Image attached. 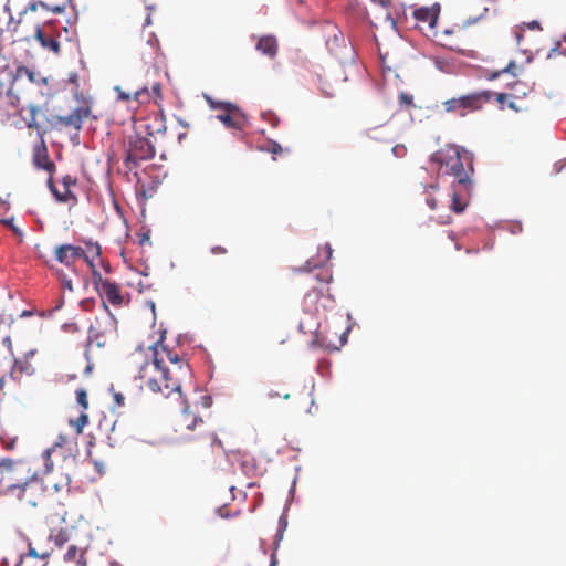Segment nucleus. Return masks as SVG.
<instances>
[{
  "instance_id": "obj_1",
  "label": "nucleus",
  "mask_w": 566,
  "mask_h": 566,
  "mask_svg": "<svg viewBox=\"0 0 566 566\" xmlns=\"http://www.w3.org/2000/svg\"><path fill=\"white\" fill-rule=\"evenodd\" d=\"M151 360L145 361L138 371V378L153 392L169 397L178 392L181 397L182 387L191 385L192 374L188 361L161 343L151 347Z\"/></svg>"
},
{
  "instance_id": "obj_2",
  "label": "nucleus",
  "mask_w": 566,
  "mask_h": 566,
  "mask_svg": "<svg viewBox=\"0 0 566 566\" xmlns=\"http://www.w3.org/2000/svg\"><path fill=\"white\" fill-rule=\"evenodd\" d=\"M90 115L91 107L87 105L76 107L67 116H61L52 114L48 104L42 106L30 104L27 108H23L21 117L28 128H33L39 135H44L48 132H60L66 128L80 132L83 120Z\"/></svg>"
},
{
  "instance_id": "obj_3",
  "label": "nucleus",
  "mask_w": 566,
  "mask_h": 566,
  "mask_svg": "<svg viewBox=\"0 0 566 566\" xmlns=\"http://www.w3.org/2000/svg\"><path fill=\"white\" fill-rule=\"evenodd\" d=\"M431 163L436 165L439 176H452L463 190L472 186L471 175L473 165L471 158L462 156L459 147L446 145L431 155Z\"/></svg>"
},
{
  "instance_id": "obj_4",
  "label": "nucleus",
  "mask_w": 566,
  "mask_h": 566,
  "mask_svg": "<svg viewBox=\"0 0 566 566\" xmlns=\"http://www.w3.org/2000/svg\"><path fill=\"white\" fill-rule=\"evenodd\" d=\"M31 464L21 459L0 458V495L9 496L27 478H31Z\"/></svg>"
},
{
  "instance_id": "obj_5",
  "label": "nucleus",
  "mask_w": 566,
  "mask_h": 566,
  "mask_svg": "<svg viewBox=\"0 0 566 566\" xmlns=\"http://www.w3.org/2000/svg\"><path fill=\"white\" fill-rule=\"evenodd\" d=\"M117 319L104 305V311L96 315L88 327V344H95L97 347H104L117 338Z\"/></svg>"
},
{
  "instance_id": "obj_6",
  "label": "nucleus",
  "mask_w": 566,
  "mask_h": 566,
  "mask_svg": "<svg viewBox=\"0 0 566 566\" xmlns=\"http://www.w3.org/2000/svg\"><path fill=\"white\" fill-rule=\"evenodd\" d=\"M493 97L491 91H480L460 97L450 98L442 103L448 113H454L459 116H465L469 113L482 109L484 104L489 103Z\"/></svg>"
},
{
  "instance_id": "obj_7",
  "label": "nucleus",
  "mask_w": 566,
  "mask_h": 566,
  "mask_svg": "<svg viewBox=\"0 0 566 566\" xmlns=\"http://www.w3.org/2000/svg\"><path fill=\"white\" fill-rule=\"evenodd\" d=\"M6 84L12 88L14 94L20 96L33 87L41 88L42 85H48V78L21 65L15 71L8 72V83Z\"/></svg>"
},
{
  "instance_id": "obj_8",
  "label": "nucleus",
  "mask_w": 566,
  "mask_h": 566,
  "mask_svg": "<svg viewBox=\"0 0 566 566\" xmlns=\"http://www.w3.org/2000/svg\"><path fill=\"white\" fill-rule=\"evenodd\" d=\"M44 491L43 481L39 473L32 471L31 478H27L17 488L12 489L9 496L35 507L43 500Z\"/></svg>"
},
{
  "instance_id": "obj_9",
  "label": "nucleus",
  "mask_w": 566,
  "mask_h": 566,
  "mask_svg": "<svg viewBox=\"0 0 566 566\" xmlns=\"http://www.w3.org/2000/svg\"><path fill=\"white\" fill-rule=\"evenodd\" d=\"M155 156V147L149 139L135 136L129 139L126 150L125 164L128 169L137 166L140 161L149 160Z\"/></svg>"
},
{
  "instance_id": "obj_10",
  "label": "nucleus",
  "mask_w": 566,
  "mask_h": 566,
  "mask_svg": "<svg viewBox=\"0 0 566 566\" xmlns=\"http://www.w3.org/2000/svg\"><path fill=\"white\" fill-rule=\"evenodd\" d=\"M93 280L96 291L102 298V308L107 303L113 306H120L124 303V297L120 287L117 283L109 280H104L97 271L93 270Z\"/></svg>"
},
{
  "instance_id": "obj_11",
  "label": "nucleus",
  "mask_w": 566,
  "mask_h": 566,
  "mask_svg": "<svg viewBox=\"0 0 566 566\" xmlns=\"http://www.w3.org/2000/svg\"><path fill=\"white\" fill-rule=\"evenodd\" d=\"M54 258L67 268L75 269L77 261L83 260L90 268L94 269L93 260L90 259L85 250L73 244L65 243L55 247Z\"/></svg>"
},
{
  "instance_id": "obj_12",
  "label": "nucleus",
  "mask_w": 566,
  "mask_h": 566,
  "mask_svg": "<svg viewBox=\"0 0 566 566\" xmlns=\"http://www.w3.org/2000/svg\"><path fill=\"white\" fill-rule=\"evenodd\" d=\"M20 96L13 93L6 83L0 82V114L2 116H11L23 113V108H19Z\"/></svg>"
},
{
  "instance_id": "obj_13",
  "label": "nucleus",
  "mask_w": 566,
  "mask_h": 566,
  "mask_svg": "<svg viewBox=\"0 0 566 566\" xmlns=\"http://www.w3.org/2000/svg\"><path fill=\"white\" fill-rule=\"evenodd\" d=\"M324 255L318 261H314L310 259L303 268L297 269V271H312L315 269H319L317 273L311 276V280H315L319 283H328L332 280V274L328 270L323 269L324 263H326L331 258L333 250L329 244H325L323 249Z\"/></svg>"
},
{
  "instance_id": "obj_14",
  "label": "nucleus",
  "mask_w": 566,
  "mask_h": 566,
  "mask_svg": "<svg viewBox=\"0 0 566 566\" xmlns=\"http://www.w3.org/2000/svg\"><path fill=\"white\" fill-rule=\"evenodd\" d=\"M470 190L471 187L468 190H463L457 182H452L451 190L444 195L446 208L455 213L463 212L468 205L467 197Z\"/></svg>"
},
{
  "instance_id": "obj_15",
  "label": "nucleus",
  "mask_w": 566,
  "mask_h": 566,
  "mask_svg": "<svg viewBox=\"0 0 566 566\" xmlns=\"http://www.w3.org/2000/svg\"><path fill=\"white\" fill-rule=\"evenodd\" d=\"M77 184V179L71 175H66L62 178V188H64V192H60V189L54 185L52 178H49L48 186L59 202H76L77 198L74 192L71 190V187Z\"/></svg>"
},
{
  "instance_id": "obj_16",
  "label": "nucleus",
  "mask_w": 566,
  "mask_h": 566,
  "mask_svg": "<svg viewBox=\"0 0 566 566\" xmlns=\"http://www.w3.org/2000/svg\"><path fill=\"white\" fill-rule=\"evenodd\" d=\"M217 118L228 128L242 130L247 123V117L237 105H232Z\"/></svg>"
},
{
  "instance_id": "obj_17",
  "label": "nucleus",
  "mask_w": 566,
  "mask_h": 566,
  "mask_svg": "<svg viewBox=\"0 0 566 566\" xmlns=\"http://www.w3.org/2000/svg\"><path fill=\"white\" fill-rule=\"evenodd\" d=\"M413 18L419 28L422 29L427 25L431 30L434 28L439 18V6L418 8L413 11Z\"/></svg>"
},
{
  "instance_id": "obj_18",
  "label": "nucleus",
  "mask_w": 566,
  "mask_h": 566,
  "mask_svg": "<svg viewBox=\"0 0 566 566\" xmlns=\"http://www.w3.org/2000/svg\"><path fill=\"white\" fill-rule=\"evenodd\" d=\"M65 443H66V437L59 436V438L54 442V444L43 452V454H42L43 465H44L43 474H49V473H51L53 471L54 463H53V461L51 459V455L53 453H56L59 449H62V447Z\"/></svg>"
},
{
  "instance_id": "obj_19",
  "label": "nucleus",
  "mask_w": 566,
  "mask_h": 566,
  "mask_svg": "<svg viewBox=\"0 0 566 566\" xmlns=\"http://www.w3.org/2000/svg\"><path fill=\"white\" fill-rule=\"evenodd\" d=\"M256 50L262 54L273 59L277 54V41L272 35L261 36L256 43Z\"/></svg>"
},
{
  "instance_id": "obj_20",
  "label": "nucleus",
  "mask_w": 566,
  "mask_h": 566,
  "mask_svg": "<svg viewBox=\"0 0 566 566\" xmlns=\"http://www.w3.org/2000/svg\"><path fill=\"white\" fill-rule=\"evenodd\" d=\"M34 36L36 41H39V43L42 45V48L48 49L55 54L60 53L61 48L59 41L45 34V32L40 27H36Z\"/></svg>"
},
{
  "instance_id": "obj_21",
  "label": "nucleus",
  "mask_w": 566,
  "mask_h": 566,
  "mask_svg": "<svg viewBox=\"0 0 566 566\" xmlns=\"http://www.w3.org/2000/svg\"><path fill=\"white\" fill-rule=\"evenodd\" d=\"M33 161L38 168H42L46 171H52L55 167L54 163L49 159L46 149H36L33 156Z\"/></svg>"
},
{
  "instance_id": "obj_22",
  "label": "nucleus",
  "mask_w": 566,
  "mask_h": 566,
  "mask_svg": "<svg viewBox=\"0 0 566 566\" xmlns=\"http://www.w3.org/2000/svg\"><path fill=\"white\" fill-rule=\"evenodd\" d=\"M64 559L66 562H75L77 566H86V562L84 559V551L78 549L75 545H70L67 547Z\"/></svg>"
},
{
  "instance_id": "obj_23",
  "label": "nucleus",
  "mask_w": 566,
  "mask_h": 566,
  "mask_svg": "<svg viewBox=\"0 0 566 566\" xmlns=\"http://www.w3.org/2000/svg\"><path fill=\"white\" fill-rule=\"evenodd\" d=\"M427 193H428V196L426 198V202L430 207L431 210H438L439 208H446L444 198H436L429 192V190H427ZM442 197H444V195Z\"/></svg>"
},
{
  "instance_id": "obj_24",
  "label": "nucleus",
  "mask_w": 566,
  "mask_h": 566,
  "mask_svg": "<svg viewBox=\"0 0 566 566\" xmlns=\"http://www.w3.org/2000/svg\"><path fill=\"white\" fill-rule=\"evenodd\" d=\"M182 422L186 424V427L188 429H193L195 426L199 422V423H202V419L201 418H197V417H193L191 420H190V412L188 411V408L186 407L184 409V413H182Z\"/></svg>"
},
{
  "instance_id": "obj_25",
  "label": "nucleus",
  "mask_w": 566,
  "mask_h": 566,
  "mask_svg": "<svg viewBox=\"0 0 566 566\" xmlns=\"http://www.w3.org/2000/svg\"><path fill=\"white\" fill-rule=\"evenodd\" d=\"M208 105L212 108V109H222V111H227L229 107H231L233 104L231 103H228V102H218V101H214L212 97L206 95L205 96Z\"/></svg>"
},
{
  "instance_id": "obj_26",
  "label": "nucleus",
  "mask_w": 566,
  "mask_h": 566,
  "mask_svg": "<svg viewBox=\"0 0 566 566\" xmlns=\"http://www.w3.org/2000/svg\"><path fill=\"white\" fill-rule=\"evenodd\" d=\"M76 401L77 403L86 410L88 407V400H87V392L85 389H77L76 390Z\"/></svg>"
},
{
  "instance_id": "obj_27",
  "label": "nucleus",
  "mask_w": 566,
  "mask_h": 566,
  "mask_svg": "<svg viewBox=\"0 0 566 566\" xmlns=\"http://www.w3.org/2000/svg\"><path fill=\"white\" fill-rule=\"evenodd\" d=\"M134 98L144 103V102H147L150 99V94L148 92V88L147 87H143L142 90H137L135 93H134Z\"/></svg>"
},
{
  "instance_id": "obj_28",
  "label": "nucleus",
  "mask_w": 566,
  "mask_h": 566,
  "mask_svg": "<svg viewBox=\"0 0 566 566\" xmlns=\"http://www.w3.org/2000/svg\"><path fill=\"white\" fill-rule=\"evenodd\" d=\"M399 103L403 106L412 107L413 106V97H412V95L402 92L399 95Z\"/></svg>"
},
{
  "instance_id": "obj_29",
  "label": "nucleus",
  "mask_w": 566,
  "mask_h": 566,
  "mask_svg": "<svg viewBox=\"0 0 566 566\" xmlns=\"http://www.w3.org/2000/svg\"><path fill=\"white\" fill-rule=\"evenodd\" d=\"M494 96H495V99H496V102L499 104L500 109H504L506 107V104H507L509 94H506V93H497Z\"/></svg>"
},
{
  "instance_id": "obj_30",
  "label": "nucleus",
  "mask_w": 566,
  "mask_h": 566,
  "mask_svg": "<svg viewBox=\"0 0 566 566\" xmlns=\"http://www.w3.org/2000/svg\"><path fill=\"white\" fill-rule=\"evenodd\" d=\"M28 555L33 557V558H40V559H45L49 557V553L48 552H43V553H39L34 547H32L31 545H29V552H28Z\"/></svg>"
},
{
  "instance_id": "obj_31",
  "label": "nucleus",
  "mask_w": 566,
  "mask_h": 566,
  "mask_svg": "<svg viewBox=\"0 0 566 566\" xmlns=\"http://www.w3.org/2000/svg\"><path fill=\"white\" fill-rule=\"evenodd\" d=\"M39 7H42L44 9H49V7L44 2H42V1H33V2H30L28 4V7L24 10V13H27L28 11L34 12V11L38 10Z\"/></svg>"
},
{
  "instance_id": "obj_32",
  "label": "nucleus",
  "mask_w": 566,
  "mask_h": 566,
  "mask_svg": "<svg viewBox=\"0 0 566 566\" xmlns=\"http://www.w3.org/2000/svg\"><path fill=\"white\" fill-rule=\"evenodd\" d=\"M391 151L396 157L401 158L407 154V148L405 145H395Z\"/></svg>"
},
{
  "instance_id": "obj_33",
  "label": "nucleus",
  "mask_w": 566,
  "mask_h": 566,
  "mask_svg": "<svg viewBox=\"0 0 566 566\" xmlns=\"http://www.w3.org/2000/svg\"><path fill=\"white\" fill-rule=\"evenodd\" d=\"M88 421V417L86 413H81V416L78 417V419L76 420V430H77V433H81L82 432V429L83 427L87 423Z\"/></svg>"
},
{
  "instance_id": "obj_34",
  "label": "nucleus",
  "mask_w": 566,
  "mask_h": 566,
  "mask_svg": "<svg viewBox=\"0 0 566 566\" xmlns=\"http://www.w3.org/2000/svg\"><path fill=\"white\" fill-rule=\"evenodd\" d=\"M268 151L274 154V155H277V154H281L283 151V148L281 147V145L276 142H270L269 143V146H268Z\"/></svg>"
},
{
  "instance_id": "obj_35",
  "label": "nucleus",
  "mask_w": 566,
  "mask_h": 566,
  "mask_svg": "<svg viewBox=\"0 0 566 566\" xmlns=\"http://www.w3.org/2000/svg\"><path fill=\"white\" fill-rule=\"evenodd\" d=\"M266 397H268V398H270V399H272V398H277V397H282V398H284V399H289V398H290V394H287V392H283V394H282V392H280V391H275V390H273V389H270V390H268V392H266Z\"/></svg>"
},
{
  "instance_id": "obj_36",
  "label": "nucleus",
  "mask_w": 566,
  "mask_h": 566,
  "mask_svg": "<svg viewBox=\"0 0 566 566\" xmlns=\"http://www.w3.org/2000/svg\"><path fill=\"white\" fill-rule=\"evenodd\" d=\"M151 95L155 99H161V85L159 83H154L151 86Z\"/></svg>"
},
{
  "instance_id": "obj_37",
  "label": "nucleus",
  "mask_w": 566,
  "mask_h": 566,
  "mask_svg": "<svg viewBox=\"0 0 566 566\" xmlns=\"http://www.w3.org/2000/svg\"><path fill=\"white\" fill-rule=\"evenodd\" d=\"M61 284H62L64 290H69L70 292L73 291L72 281L70 279H67L65 275H63L61 277Z\"/></svg>"
},
{
  "instance_id": "obj_38",
  "label": "nucleus",
  "mask_w": 566,
  "mask_h": 566,
  "mask_svg": "<svg viewBox=\"0 0 566 566\" xmlns=\"http://www.w3.org/2000/svg\"><path fill=\"white\" fill-rule=\"evenodd\" d=\"M0 344L7 346L8 350L11 352V339L7 334L0 335Z\"/></svg>"
},
{
  "instance_id": "obj_39",
  "label": "nucleus",
  "mask_w": 566,
  "mask_h": 566,
  "mask_svg": "<svg viewBox=\"0 0 566 566\" xmlns=\"http://www.w3.org/2000/svg\"><path fill=\"white\" fill-rule=\"evenodd\" d=\"M211 253L212 254H226L227 253V249L221 247V245H216V247H212L211 248Z\"/></svg>"
},
{
  "instance_id": "obj_40",
  "label": "nucleus",
  "mask_w": 566,
  "mask_h": 566,
  "mask_svg": "<svg viewBox=\"0 0 566 566\" xmlns=\"http://www.w3.org/2000/svg\"><path fill=\"white\" fill-rule=\"evenodd\" d=\"M114 400L116 401L117 406H124L125 397L120 392H115Z\"/></svg>"
},
{
  "instance_id": "obj_41",
  "label": "nucleus",
  "mask_w": 566,
  "mask_h": 566,
  "mask_svg": "<svg viewBox=\"0 0 566 566\" xmlns=\"http://www.w3.org/2000/svg\"><path fill=\"white\" fill-rule=\"evenodd\" d=\"M88 250L91 252H93L95 255H99L101 254V248L97 243H90L88 244Z\"/></svg>"
},
{
  "instance_id": "obj_42",
  "label": "nucleus",
  "mask_w": 566,
  "mask_h": 566,
  "mask_svg": "<svg viewBox=\"0 0 566 566\" xmlns=\"http://www.w3.org/2000/svg\"><path fill=\"white\" fill-rule=\"evenodd\" d=\"M319 294H321V292H319V291H317V289H316L315 286H313V291L306 295V297H305V302H307V301H308V298H311L312 296H313L314 298H317V297L319 296Z\"/></svg>"
},
{
  "instance_id": "obj_43",
  "label": "nucleus",
  "mask_w": 566,
  "mask_h": 566,
  "mask_svg": "<svg viewBox=\"0 0 566 566\" xmlns=\"http://www.w3.org/2000/svg\"><path fill=\"white\" fill-rule=\"evenodd\" d=\"M70 83L74 84L76 87L78 86V76L76 73H71L69 75V80H67Z\"/></svg>"
},
{
  "instance_id": "obj_44",
  "label": "nucleus",
  "mask_w": 566,
  "mask_h": 566,
  "mask_svg": "<svg viewBox=\"0 0 566 566\" xmlns=\"http://www.w3.org/2000/svg\"><path fill=\"white\" fill-rule=\"evenodd\" d=\"M94 304V301L92 300H84L81 302V306L84 308V310H90L91 305Z\"/></svg>"
},
{
  "instance_id": "obj_45",
  "label": "nucleus",
  "mask_w": 566,
  "mask_h": 566,
  "mask_svg": "<svg viewBox=\"0 0 566 566\" xmlns=\"http://www.w3.org/2000/svg\"><path fill=\"white\" fill-rule=\"evenodd\" d=\"M527 28L531 30H541V25L537 21H532L527 23Z\"/></svg>"
},
{
  "instance_id": "obj_46",
  "label": "nucleus",
  "mask_w": 566,
  "mask_h": 566,
  "mask_svg": "<svg viewBox=\"0 0 566 566\" xmlns=\"http://www.w3.org/2000/svg\"><path fill=\"white\" fill-rule=\"evenodd\" d=\"M17 439H12L10 442H4L8 450H12L15 446Z\"/></svg>"
},
{
  "instance_id": "obj_47",
  "label": "nucleus",
  "mask_w": 566,
  "mask_h": 566,
  "mask_svg": "<svg viewBox=\"0 0 566 566\" xmlns=\"http://www.w3.org/2000/svg\"><path fill=\"white\" fill-rule=\"evenodd\" d=\"M2 222L7 226H10L15 233L19 232V230L12 224V220H3Z\"/></svg>"
},
{
  "instance_id": "obj_48",
  "label": "nucleus",
  "mask_w": 566,
  "mask_h": 566,
  "mask_svg": "<svg viewBox=\"0 0 566 566\" xmlns=\"http://www.w3.org/2000/svg\"><path fill=\"white\" fill-rule=\"evenodd\" d=\"M48 10L52 11L53 13H61L63 11V8L60 6L49 8Z\"/></svg>"
},
{
  "instance_id": "obj_49",
  "label": "nucleus",
  "mask_w": 566,
  "mask_h": 566,
  "mask_svg": "<svg viewBox=\"0 0 566 566\" xmlns=\"http://www.w3.org/2000/svg\"><path fill=\"white\" fill-rule=\"evenodd\" d=\"M506 106H507L509 108H511V109L515 111V112H518V111H520V108L516 106V104H515L514 102H509V103L506 104Z\"/></svg>"
},
{
  "instance_id": "obj_50",
  "label": "nucleus",
  "mask_w": 566,
  "mask_h": 566,
  "mask_svg": "<svg viewBox=\"0 0 566 566\" xmlns=\"http://www.w3.org/2000/svg\"><path fill=\"white\" fill-rule=\"evenodd\" d=\"M515 67L514 62H510L509 65L502 71V72H512V70Z\"/></svg>"
},
{
  "instance_id": "obj_51",
  "label": "nucleus",
  "mask_w": 566,
  "mask_h": 566,
  "mask_svg": "<svg viewBox=\"0 0 566 566\" xmlns=\"http://www.w3.org/2000/svg\"><path fill=\"white\" fill-rule=\"evenodd\" d=\"M119 98L124 99V101H128L130 98V95L129 94H124V93H120L119 94Z\"/></svg>"
},
{
  "instance_id": "obj_52",
  "label": "nucleus",
  "mask_w": 566,
  "mask_h": 566,
  "mask_svg": "<svg viewBox=\"0 0 566 566\" xmlns=\"http://www.w3.org/2000/svg\"><path fill=\"white\" fill-rule=\"evenodd\" d=\"M345 343H346V338L344 336H340L339 346H343Z\"/></svg>"
},
{
  "instance_id": "obj_53",
  "label": "nucleus",
  "mask_w": 566,
  "mask_h": 566,
  "mask_svg": "<svg viewBox=\"0 0 566 566\" xmlns=\"http://www.w3.org/2000/svg\"><path fill=\"white\" fill-rule=\"evenodd\" d=\"M449 222H450V217L449 216L446 219L440 221V223H449Z\"/></svg>"
},
{
  "instance_id": "obj_54",
  "label": "nucleus",
  "mask_w": 566,
  "mask_h": 566,
  "mask_svg": "<svg viewBox=\"0 0 566 566\" xmlns=\"http://www.w3.org/2000/svg\"><path fill=\"white\" fill-rule=\"evenodd\" d=\"M375 132H376V128H373V129H370V130H369L368 135H369L371 138H375V137L371 135V133H375Z\"/></svg>"
},
{
  "instance_id": "obj_55",
  "label": "nucleus",
  "mask_w": 566,
  "mask_h": 566,
  "mask_svg": "<svg viewBox=\"0 0 566 566\" xmlns=\"http://www.w3.org/2000/svg\"><path fill=\"white\" fill-rule=\"evenodd\" d=\"M3 386H4V381L2 378H0V390H2Z\"/></svg>"
},
{
  "instance_id": "obj_56",
  "label": "nucleus",
  "mask_w": 566,
  "mask_h": 566,
  "mask_svg": "<svg viewBox=\"0 0 566 566\" xmlns=\"http://www.w3.org/2000/svg\"><path fill=\"white\" fill-rule=\"evenodd\" d=\"M276 562L274 559V557L272 558V562H271V566H275Z\"/></svg>"
},
{
  "instance_id": "obj_57",
  "label": "nucleus",
  "mask_w": 566,
  "mask_h": 566,
  "mask_svg": "<svg viewBox=\"0 0 566 566\" xmlns=\"http://www.w3.org/2000/svg\"><path fill=\"white\" fill-rule=\"evenodd\" d=\"M429 189H431V190H437V187H436V186H430V188H429Z\"/></svg>"
},
{
  "instance_id": "obj_58",
  "label": "nucleus",
  "mask_w": 566,
  "mask_h": 566,
  "mask_svg": "<svg viewBox=\"0 0 566 566\" xmlns=\"http://www.w3.org/2000/svg\"><path fill=\"white\" fill-rule=\"evenodd\" d=\"M30 314H31V313H29V312H23V315H24V316H28V315H30Z\"/></svg>"
},
{
  "instance_id": "obj_59",
  "label": "nucleus",
  "mask_w": 566,
  "mask_h": 566,
  "mask_svg": "<svg viewBox=\"0 0 566 566\" xmlns=\"http://www.w3.org/2000/svg\"><path fill=\"white\" fill-rule=\"evenodd\" d=\"M338 348H339V346H333V347H332V349H334V350H336V349H338Z\"/></svg>"
}]
</instances>
